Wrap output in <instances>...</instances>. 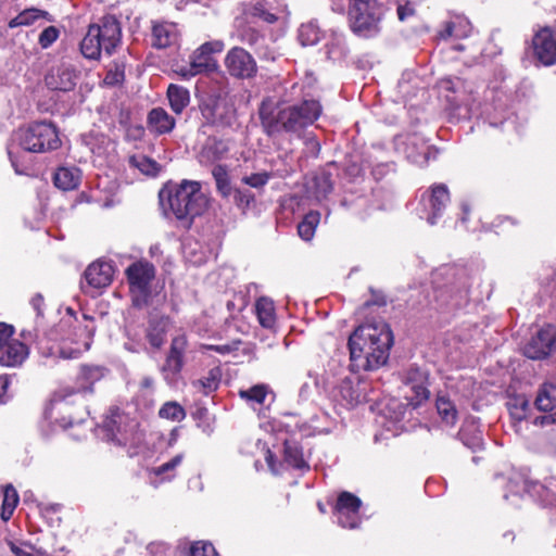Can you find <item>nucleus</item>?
I'll return each instance as SVG.
<instances>
[{
  "mask_svg": "<svg viewBox=\"0 0 556 556\" xmlns=\"http://www.w3.org/2000/svg\"><path fill=\"white\" fill-rule=\"evenodd\" d=\"M321 114V105L316 100H303L299 104H276L264 100L258 115L264 131L269 137L291 134L298 137L312 125Z\"/></svg>",
  "mask_w": 556,
  "mask_h": 556,
  "instance_id": "f257e3e1",
  "label": "nucleus"
},
{
  "mask_svg": "<svg viewBox=\"0 0 556 556\" xmlns=\"http://www.w3.org/2000/svg\"><path fill=\"white\" fill-rule=\"evenodd\" d=\"M159 198L164 214L167 217L173 215L186 226L202 214L207 203L201 184L195 180H184L174 188L162 189Z\"/></svg>",
  "mask_w": 556,
  "mask_h": 556,
  "instance_id": "f03ea898",
  "label": "nucleus"
},
{
  "mask_svg": "<svg viewBox=\"0 0 556 556\" xmlns=\"http://www.w3.org/2000/svg\"><path fill=\"white\" fill-rule=\"evenodd\" d=\"M470 274L467 267L445 264L432 273L434 289V308L441 313L451 312L460 306L469 287Z\"/></svg>",
  "mask_w": 556,
  "mask_h": 556,
  "instance_id": "7ed1b4c3",
  "label": "nucleus"
},
{
  "mask_svg": "<svg viewBox=\"0 0 556 556\" xmlns=\"http://www.w3.org/2000/svg\"><path fill=\"white\" fill-rule=\"evenodd\" d=\"M122 40V27L112 14H106L89 25L80 41V52L89 60H98L102 53L111 55Z\"/></svg>",
  "mask_w": 556,
  "mask_h": 556,
  "instance_id": "20e7f679",
  "label": "nucleus"
},
{
  "mask_svg": "<svg viewBox=\"0 0 556 556\" xmlns=\"http://www.w3.org/2000/svg\"><path fill=\"white\" fill-rule=\"evenodd\" d=\"M20 146L27 152L46 153L56 150L61 139L56 126L51 122H35L16 134Z\"/></svg>",
  "mask_w": 556,
  "mask_h": 556,
  "instance_id": "39448f33",
  "label": "nucleus"
},
{
  "mask_svg": "<svg viewBox=\"0 0 556 556\" xmlns=\"http://www.w3.org/2000/svg\"><path fill=\"white\" fill-rule=\"evenodd\" d=\"M349 18L351 29L363 38H372L380 33L381 13L375 0H351Z\"/></svg>",
  "mask_w": 556,
  "mask_h": 556,
  "instance_id": "423d86ee",
  "label": "nucleus"
},
{
  "mask_svg": "<svg viewBox=\"0 0 556 556\" xmlns=\"http://www.w3.org/2000/svg\"><path fill=\"white\" fill-rule=\"evenodd\" d=\"M131 302L135 307L148 305L151 295V283L155 277V268L149 262L132 263L126 269Z\"/></svg>",
  "mask_w": 556,
  "mask_h": 556,
  "instance_id": "0eeeda50",
  "label": "nucleus"
},
{
  "mask_svg": "<svg viewBox=\"0 0 556 556\" xmlns=\"http://www.w3.org/2000/svg\"><path fill=\"white\" fill-rule=\"evenodd\" d=\"M393 332L383 321L358 326L349 337L348 348H392Z\"/></svg>",
  "mask_w": 556,
  "mask_h": 556,
  "instance_id": "6e6552de",
  "label": "nucleus"
},
{
  "mask_svg": "<svg viewBox=\"0 0 556 556\" xmlns=\"http://www.w3.org/2000/svg\"><path fill=\"white\" fill-rule=\"evenodd\" d=\"M450 190L445 184H433L422 191L417 212L430 225H435L450 204Z\"/></svg>",
  "mask_w": 556,
  "mask_h": 556,
  "instance_id": "1a4fd4ad",
  "label": "nucleus"
},
{
  "mask_svg": "<svg viewBox=\"0 0 556 556\" xmlns=\"http://www.w3.org/2000/svg\"><path fill=\"white\" fill-rule=\"evenodd\" d=\"M394 148L397 153L419 166L427 165L438 155V150L427 144L426 140L416 134L395 137Z\"/></svg>",
  "mask_w": 556,
  "mask_h": 556,
  "instance_id": "9d476101",
  "label": "nucleus"
},
{
  "mask_svg": "<svg viewBox=\"0 0 556 556\" xmlns=\"http://www.w3.org/2000/svg\"><path fill=\"white\" fill-rule=\"evenodd\" d=\"M225 43L222 40H212L204 42L190 56V65L180 70V75L185 78H190L212 71L216 67V62L213 58L214 53H219L224 50Z\"/></svg>",
  "mask_w": 556,
  "mask_h": 556,
  "instance_id": "9b49d317",
  "label": "nucleus"
},
{
  "mask_svg": "<svg viewBox=\"0 0 556 556\" xmlns=\"http://www.w3.org/2000/svg\"><path fill=\"white\" fill-rule=\"evenodd\" d=\"M200 111L206 124L212 126H230L235 119V108L225 97L206 98L201 103Z\"/></svg>",
  "mask_w": 556,
  "mask_h": 556,
  "instance_id": "f8f14e48",
  "label": "nucleus"
},
{
  "mask_svg": "<svg viewBox=\"0 0 556 556\" xmlns=\"http://www.w3.org/2000/svg\"><path fill=\"white\" fill-rule=\"evenodd\" d=\"M402 393L406 401L413 406H420L429 399L430 392L427 388L428 371L410 366L402 377Z\"/></svg>",
  "mask_w": 556,
  "mask_h": 556,
  "instance_id": "ddd939ff",
  "label": "nucleus"
},
{
  "mask_svg": "<svg viewBox=\"0 0 556 556\" xmlns=\"http://www.w3.org/2000/svg\"><path fill=\"white\" fill-rule=\"evenodd\" d=\"M103 428L109 432L112 441L126 445L135 441L138 422L119 409H112L111 415L103 421Z\"/></svg>",
  "mask_w": 556,
  "mask_h": 556,
  "instance_id": "4468645a",
  "label": "nucleus"
},
{
  "mask_svg": "<svg viewBox=\"0 0 556 556\" xmlns=\"http://www.w3.org/2000/svg\"><path fill=\"white\" fill-rule=\"evenodd\" d=\"M231 38L251 47L261 59H275L274 51L267 46L265 36L250 23H245L242 20H236L235 30L231 33Z\"/></svg>",
  "mask_w": 556,
  "mask_h": 556,
  "instance_id": "2eb2a0df",
  "label": "nucleus"
},
{
  "mask_svg": "<svg viewBox=\"0 0 556 556\" xmlns=\"http://www.w3.org/2000/svg\"><path fill=\"white\" fill-rule=\"evenodd\" d=\"M168 337L172 339L169 348H184L187 344L185 333L177 329L169 318L162 317L150 323L148 339L152 348H161L167 342Z\"/></svg>",
  "mask_w": 556,
  "mask_h": 556,
  "instance_id": "dca6fc26",
  "label": "nucleus"
},
{
  "mask_svg": "<svg viewBox=\"0 0 556 556\" xmlns=\"http://www.w3.org/2000/svg\"><path fill=\"white\" fill-rule=\"evenodd\" d=\"M224 64L229 75L238 79H250L257 73L253 55L241 47L231 48L225 56Z\"/></svg>",
  "mask_w": 556,
  "mask_h": 556,
  "instance_id": "f3484780",
  "label": "nucleus"
},
{
  "mask_svg": "<svg viewBox=\"0 0 556 556\" xmlns=\"http://www.w3.org/2000/svg\"><path fill=\"white\" fill-rule=\"evenodd\" d=\"M362 501L350 492H342L338 496L334 507V517L342 528L354 529L361 523L359 508Z\"/></svg>",
  "mask_w": 556,
  "mask_h": 556,
  "instance_id": "a211bd4d",
  "label": "nucleus"
},
{
  "mask_svg": "<svg viewBox=\"0 0 556 556\" xmlns=\"http://www.w3.org/2000/svg\"><path fill=\"white\" fill-rule=\"evenodd\" d=\"M103 376V369L94 366H84L78 378L77 388L65 387L58 390L52 397L53 404L65 402L70 396L76 393H91L92 384Z\"/></svg>",
  "mask_w": 556,
  "mask_h": 556,
  "instance_id": "6ab92c4d",
  "label": "nucleus"
},
{
  "mask_svg": "<svg viewBox=\"0 0 556 556\" xmlns=\"http://www.w3.org/2000/svg\"><path fill=\"white\" fill-rule=\"evenodd\" d=\"M389 350H349L350 368L354 372L370 371L384 366L389 358Z\"/></svg>",
  "mask_w": 556,
  "mask_h": 556,
  "instance_id": "aec40b11",
  "label": "nucleus"
},
{
  "mask_svg": "<svg viewBox=\"0 0 556 556\" xmlns=\"http://www.w3.org/2000/svg\"><path fill=\"white\" fill-rule=\"evenodd\" d=\"M532 48L535 58L543 65L556 63V33L549 27L540 28L533 36Z\"/></svg>",
  "mask_w": 556,
  "mask_h": 556,
  "instance_id": "412c9836",
  "label": "nucleus"
},
{
  "mask_svg": "<svg viewBox=\"0 0 556 556\" xmlns=\"http://www.w3.org/2000/svg\"><path fill=\"white\" fill-rule=\"evenodd\" d=\"M334 396L345 406H356L368 400L366 383L346 377L338 384Z\"/></svg>",
  "mask_w": 556,
  "mask_h": 556,
  "instance_id": "4be33fe9",
  "label": "nucleus"
},
{
  "mask_svg": "<svg viewBox=\"0 0 556 556\" xmlns=\"http://www.w3.org/2000/svg\"><path fill=\"white\" fill-rule=\"evenodd\" d=\"M77 71L70 64L53 67L45 77L46 86L51 90L67 92L75 88Z\"/></svg>",
  "mask_w": 556,
  "mask_h": 556,
  "instance_id": "5701e85b",
  "label": "nucleus"
},
{
  "mask_svg": "<svg viewBox=\"0 0 556 556\" xmlns=\"http://www.w3.org/2000/svg\"><path fill=\"white\" fill-rule=\"evenodd\" d=\"M114 267L111 262L99 260L90 264L84 273L85 281L89 288L100 290L111 285Z\"/></svg>",
  "mask_w": 556,
  "mask_h": 556,
  "instance_id": "b1692460",
  "label": "nucleus"
},
{
  "mask_svg": "<svg viewBox=\"0 0 556 556\" xmlns=\"http://www.w3.org/2000/svg\"><path fill=\"white\" fill-rule=\"evenodd\" d=\"M294 427H296L303 435L307 437L326 434L333 430L336 421L327 412L318 409L312 417L303 421L296 420Z\"/></svg>",
  "mask_w": 556,
  "mask_h": 556,
  "instance_id": "393cba45",
  "label": "nucleus"
},
{
  "mask_svg": "<svg viewBox=\"0 0 556 556\" xmlns=\"http://www.w3.org/2000/svg\"><path fill=\"white\" fill-rule=\"evenodd\" d=\"M228 153V141L216 137H208L199 153V161L203 165H214L225 160Z\"/></svg>",
  "mask_w": 556,
  "mask_h": 556,
  "instance_id": "a878e982",
  "label": "nucleus"
},
{
  "mask_svg": "<svg viewBox=\"0 0 556 556\" xmlns=\"http://www.w3.org/2000/svg\"><path fill=\"white\" fill-rule=\"evenodd\" d=\"M523 491L531 497L545 504H552L556 501V477L546 479L544 483L532 480L523 481Z\"/></svg>",
  "mask_w": 556,
  "mask_h": 556,
  "instance_id": "bb28decb",
  "label": "nucleus"
},
{
  "mask_svg": "<svg viewBox=\"0 0 556 556\" xmlns=\"http://www.w3.org/2000/svg\"><path fill=\"white\" fill-rule=\"evenodd\" d=\"M437 86L451 106L456 108L464 102L465 83L460 78L444 77L438 81Z\"/></svg>",
  "mask_w": 556,
  "mask_h": 556,
  "instance_id": "cd10ccee",
  "label": "nucleus"
},
{
  "mask_svg": "<svg viewBox=\"0 0 556 556\" xmlns=\"http://www.w3.org/2000/svg\"><path fill=\"white\" fill-rule=\"evenodd\" d=\"M184 458V453H179L162 465L152 468L149 472L150 482L157 485L159 483L173 480Z\"/></svg>",
  "mask_w": 556,
  "mask_h": 556,
  "instance_id": "c85d7f7f",
  "label": "nucleus"
},
{
  "mask_svg": "<svg viewBox=\"0 0 556 556\" xmlns=\"http://www.w3.org/2000/svg\"><path fill=\"white\" fill-rule=\"evenodd\" d=\"M178 30L173 23H154L152 27V46L157 49L167 48L176 43Z\"/></svg>",
  "mask_w": 556,
  "mask_h": 556,
  "instance_id": "c756f323",
  "label": "nucleus"
},
{
  "mask_svg": "<svg viewBox=\"0 0 556 556\" xmlns=\"http://www.w3.org/2000/svg\"><path fill=\"white\" fill-rule=\"evenodd\" d=\"M148 125L151 131L164 135L175 128L176 121L163 108H154L148 114Z\"/></svg>",
  "mask_w": 556,
  "mask_h": 556,
  "instance_id": "7c9ffc66",
  "label": "nucleus"
},
{
  "mask_svg": "<svg viewBox=\"0 0 556 556\" xmlns=\"http://www.w3.org/2000/svg\"><path fill=\"white\" fill-rule=\"evenodd\" d=\"M254 311L260 325L274 331L277 319L274 301L267 296H261L255 301Z\"/></svg>",
  "mask_w": 556,
  "mask_h": 556,
  "instance_id": "2f4dec72",
  "label": "nucleus"
},
{
  "mask_svg": "<svg viewBox=\"0 0 556 556\" xmlns=\"http://www.w3.org/2000/svg\"><path fill=\"white\" fill-rule=\"evenodd\" d=\"M418 406H413L409 401H406V403L401 402L397 399H391L386 404L383 408V415L386 418L390 419L394 426L405 420L407 415H412L413 409L417 408ZM403 426L395 427V430L402 429Z\"/></svg>",
  "mask_w": 556,
  "mask_h": 556,
  "instance_id": "473e14b6",
  "label": "nucleus"
},
{
  "mask_svg": "<svg viewBox=\"0 0 556 556\" xmlns=\"http://www.w3.org/2000/svg\"><path fill=\"white\" fill-rule=\"evenodd\" d=\"M184 366L182 350H169L165 356V362L161 366V370L168 383L177 381L178 376Z\"/></svg>",
  "mask_w": 556,
  "mask_h": 556,
  "instance_id": "72a5a7b5",
  "label": "nucleus"
},
{
  "mask_svg": "<svg viewBox=\"0 0 556 556\" xmlns=\"http://www.w3.org/2000/svg\"><path fill=\"white\" fill-rule=\"evenodd\" d=\"M283 460L288 466L298 470H305L309 467L303 457L301 446L294 440H283Z\"/></svg>",
  "mask_w": 556,
  "mask_h": 556,
  "instance_id": "f704fd0d",
  "label": "nucleus"
},
{
  "mask_svg": "<svg viewBox=\"0 0 556 556\" xmlns=\"http://www.w3.org/2000/svg\"><path fill=\"white\" fill-rule=\"evenodd\" d=\"M81 173L76 167H60L54 174V185L64 191L78 187Z\"/></svg>",
  "mask_w": 556,
  "mask_h": 556,
  "instance_id": "c9c22d12",
  "label": "nucleus"
},
{
  "mask_svg": "<svg viewBox=\"0 0 556 556\" xmlns=\"http://www.w3.org/2000/svg\"><path fill=\"white\" fill-rule=\"evenodd\" d=\"M167 99L173 112L181 114L190 103V92L182 86L172 84L167 88Z\"/></svg>",
  "mask_w": 556,
  "mask_h": 556,
  "instance_id": "e433bc0d",
  "label": "nucleus"
},
{
  "mask_svg": "<svg viewBox=\"0 0 556 556\" xmlns=\"http://www.w3.org/2000/svg\"><path fill=\"white\" fill-rule=\"evenodd\" d=\"M38 362L46 367H53L60 359H72L79 356L80 350H37Z\"/></svg>",
  "mask_w": 556,
  "mask_h": 556,
  "instance_id": "4c0bfd02",
  "label": "nucleus"
},
{
  "mask_svg": "<svg viewBox=\"0 0 556 556\" xmlns=\"http://www.w3.org/2000/svg\"><path fill=\"white\" fill-rule=\"evenodd\" d=\"M556 345V326L547 324L532 336L529 348H554Z\"/></svg>",
  "mask_w": 556,
  "mask_h": 556,
  "instance_id": "58836bf2",
  "label": "nucleus"
},
{
  "mask_svg": "<svg viewBox=\"0 0 556 556\" xmlns=\"http://www.w3.org/2000/svg\"><path fill=\"white\" fill-rule=\"evenodd\" d=\"M470 29V23L467 18L456 16L446 23L445 28L441 31L440 36L443 39L450 37L463 38L469 35Z\"/></svg>",
  "mask_w": 556,
  "mask_h": 556,
  "instance_id": "ea45409f",
  "label": "nucleus"
},
{
  "mask_svg": "<svg viewBox=\"0 0 556 556\" xmlns=\"http://www.w3.org/2000/svg\"><path fill=\"white\" fill-rule=\"evenodd\" d=\"M535 406L542 412H551L556 408V384L545 383L541 387L535 399Z\"/></svg>",
  "mask_w": 556,
  "mask_h": 556,
  "instance_id": "a19ab883",
  "label": "nucleus"
},
{
  "mask_svg": "<svg viewBox=\"0 0 556 556\" xmlns=\"http://www.w3.org/2000/svg\"><path fill=\"white\" fill-rule=\"evenodd\" d=\"M327 58L333 61L342 60L346 56L349 49L343 35L333 33L325 46Z\"/></svg>",
  "mask_w": 556,
  "mask_h": 556,
  "instance_id": "79ce46f5",
  "label": "nucleus"
},
{
  "mask_svg": "<svg viewBox=\"0 0 556 556\" xmlns=\"http://www.w3.org/2000/svg\"><path fill=\"white\" fill-rule=\"evenodd\" d=\"M323 36V33L316 22L309 21L303 23L299 28L298 38L303 47L316 45Z\"/></svg>",
  "mask_w": 556,
  "mask_h": 556,
  "instance_id": "37998d69",
  "label": "nucleus"
},
{
  "mask_svg": "<svg viewBox=\"0 0 556 556\" xmlns=\"http://www.w3.org/2000/svg\"><path fill=\"white\" fill-rule=\"evenodd\" d=\"M320 222V213L308 212L298 225V233L304 241H311L315 235L317 225Z\"/></svg>",
  "mask_w": 556,
  "mask_h": 556,
  "instance_id": "c03bdc74",
  "label": "nucleus"
},
{
  "mask_svg": "<svg viewBox=\"0 0 556 556\" xmlns=\"http://www.w3.org/2000/svg\"><path fill=\"white\" fill-rule=\"evenodd\" d=\"M212 175L214 177L218 192L224 198L229 197L232 192V188L230 184L228 167L226 165L216 164L212 169Z\"/></svg>",
  "mask_w": 556,
  "mask_h": 556,
  "instance_id": "a18cd8bd",
  "label": "nucleus"
},
{
  "mask_svg": "<svg viewBox=\"0 0 556 556\" xmlns=\"http://www.w3.org/2000/svg\"><path fill=\"white\" fill-rule=\"evenodd\" d=\"M129 164L147 176L155 177L161 170V165L156 161L142 154L131 156Z\"/></svg>",
  "mask_w": 556,
  "mask_h": 556,
  "instance_id": "49530a36",
  "label": "nucleus"
},
{
  "mask_svg": "<svg viewBox=\"0 0 556 556\" xmlns=\"http://www.w3.org/2000/svg\"><path fill=\"white\" fill-rule=\"evenodd\" d=\"M48 13L46 11H41L35 8L26 9L17 14L15 17L10 20L9 27L15 28L20 26H29L34 24L40 17H46Z\"/></svg>",
  "mask_w": 556,
  "mask_h": 556,
  "instance_id": "de8ad7c7",
  "label": "nucleus"
},
{
  "mask_svg": "<svg viewBox=\"0 0 556 556\" xmlns=\"http://www.w3.org/2000/svg\"><path fill=\"white\" fill-rule=\"evenodd\" d=\"M39 323L35 319V325L24 326L18 334V339L15 340L17 348H28V345L36 344L38 342L40 331Z\"/></svg>",
  "mask_w": 556,
  "mask_h": 556,
  "instance_id": "09e8293b",
  "label": "nucleus"
},
{
  "mask_svg": "<svg viewBox=\"0 0 556 556\" xmlns=\"http://www.w3.org/2000/svg\"><path fill=\"white\" fill-rule=\"evenodd\" d=\"M29 350H0V366L15 367L28 357Z\"/></svg>",
  "mask_w": 556,
  "mask_h": 556,
  "instance_id": "8fccbe9b",
  "label": "nucleus"
},
{
  "mask_svg": "<svg viewBox=\"0 0 556 556\" xmlns=\"http://www.w3.org/2000/svg\"><path fill=\"white\" fill-rule=\"evenodd\" d=\"M159 416L172 421H181L186 418V410L179 403L169 401L162 405Z\"/></svg>",
  "mask_w": 556,
  "mask_h": 556,
  "instance_id": "3c124183",
  "label": "nucleus"
},
{
  "mask_svg": "<svg viewBox=\"0 0 556 556\" xmlns=\"http://www.w3.org/2000/svg\"><path fill=\"white\" fill-rule=\"evenodd\" d=\"M435 405L442 420L446 425L453 426L457 419V412L453 403L444 396H439Z\"/></svg>",
  "mask_w": 556,
  "mask_h": 556,
  "instance_id": "603ef678",
  "label": "nucleus"
},
{
  "mask_svg": "<svg viewBox=\"0 0 556 556\" xmlns=\"http://www.w3.org/2000/svg\"><path fill=\"white\" fill-rule=\"evenodd\" d=\"M471 213H472V204L468 200H464L460 203V215L458 218V223L464 226V228L471 232H477L482 230L483 225L480 224H471Z\"/></svg>",
  "mask_w": 556,
  "mask_h": 556,
  "instance_id": "864d4df0",
  "label": "nucleus"
},
{
  "mask_svg": "<svg viewBox=\"0 0 556 556\" xmlns=\"http://www.w3.org/2000/svg\"><path fill=\"white\" fill-rule=\"evenodd\" d=\"M267 393V387L264 384H256L250 389L239 391L241 399L245 400L247 402H253L257 404L264 403Z\"/></svg>",
  "mask_w": 556,
  "mask_h": 556,
  "instance_id": "5fc2aeb1",
  "label": "nucleus"
},
{
  "mask_svg": "<svg viewBox=\"0 0 556 556\" xmlns=\"http://www.w3.org/2000/svg\"><path fill=\"white\" fill-rule=\"evenodd\" d=\"M271 177V173L263 170L258 173L247 174L241 178V181L251 188L262 189L268 184Z\"/></svg>",
  "mask_w": 556,
  "mask_h": 556,
  "instance_id": "6e6d98bb",
  "label": "nucleus"
},
{
  "mask_svg": "<svg viewBox=\"0 0 556 556\" xmlns=\"http://www.w3.org/2000/svg\"><path fill=\"white\" fill-rule=\"evenodd\" d=\"M125 77V64L124 62L114 61L104 77V83L106 85H117L124 80Z\"/></svg>",
  "mask_w": 556,
  "mask_h": 556,
  "instance_id": "4d7b16f0",
  "label": "nucleus"
},
{
  "mask_svg": "<svg viewBox=\"0 0 556 556\" xmlns=\"http://www.w3.org/2000/svg\"><path fill=\"white\" fill-rule=\"evenodd\" d=\"M471 425H467L462 428L460 430V437L464 443L472 448L473 451L480 450L483 447V437L482 432L478 431L477 433H473L472 437H470L471 433Z\"/></svg>",
  "mask_w": 556,
  "mask_h": 556,
  "instance_id": "13d9d810",
  "label": "nucleus"
},
{
  "mask_svg": "<svg viewBox=\"0 0 556 556\" xmlns=\"http://www.w3.org/2000/svg\"><path fill=\"white\" fill-rule=\"evenodd\" d=\"M217 386L218 378L213 370L210 371L207 377H204L193 382V387L201 391L203 394H208L210 392L216 390Z\"/></svg>",
  "mask_w": 556,
  "mask_h": 556,
  "instance_id": "bf43d9fd",
  "label": "nucleus"
},
{
  "mask_svg": "<svg viewBox=\"0 0 556 556\" xmlns=\"http://www.w3.org/2000/svg\"><path fill=\"white\" fill-rule=\"evenodd\" d=\"M251 16L260 18L267 24H274L279 20L277 13L266 9L262 3L254 4L251 11Z\"/></svg>",
  "mask_w": 556,
  "mask_h": 556,
  "instance_id": "052dcab7",
  "label": "nucleus"
},
{
  "mask_svg": "<svg viewBox=\"0 0 556 556\" xmlns=\"http://www.w3.org/2000/svg\"><path fill=\"white\" fill-rule=\"evenodd\" d=\"M186 556H218L215 547L211 543H194Z\"/></svg>",
  "mask_w": 556,
  "mask_h": 556,
  "instance_id": "680f3d73",
  "label": "nucleus"
},
{
  "mask_svg": "<svg viewBox=\"0 0 556 556\" xmlns=\"http://www.w3.org/2000/svg\"><path fill=\"white\" fill-rule=\"evenodd\" d=\"M15 327L13 325L0 321V348H14L11 343L15 342L13 336Z\"/></svg>",
  "mask_w": 556,
  "mask_h": 556,
  "instance_id": "e2e57ef3",
  "label": "nucleus"
},
{
  "mask_svg": "<svg viewBox=\"0 0 556 556\" xmlns=\"http://www.w3.org/2000/svg\"><path fill=\"white\" fill-rule=\"evenodd\" d=\"M60 31L54 26L46 27L39 35L38 42L42 49L49 48L59 38Z\"/></svg>",
  "mask_w": 556,
  "mask_h": 556,
  "instance_id": "0e129e2a",
  "label": "nucleus"
},
{
  "mask_svg": "<svg viewBox=\"0 0 556 556\" xmlns=\"http://www.w3.org/2000/svg\"><path fill=\"white\" fill-rule=\"evenodd\" d=\"M397 18L401 22H406L416 14V5L414 2L405 0L399 1L396 8Z\"/></svg>",
  "mask_w": 556,
  "mask_h": 556,
  "instance_id": "69168bd1",
  "label": "nucleus"
},
{
  "mask_svg": "<svg viewBox=\"0 0 556 556\" xmlns=\"http://www.w3.org/2000/svg\"><path fill=\"white\" fill-rule=\"evenodd\" d=\"M10 548L15 556H46L45 552L37 549L29 544H11Z\"/></svg>",
  "mask_w": 556,
  "mask_h": 556,
  "instance_id": "338daca9",
  "label": "nucleus"
},
{
  "mask_svg": "<svg viewBox=\"0 0 556 556\" xmlns=\"http://www.w3.org/2000/svg\"><path fill=\"white\" fill-rule=\"evenodd\" d=\"M18 503V495L15 489L11 485L7 486L3 494V506H8L9 508H15Z\"/></svg>",
  "mask_w": 556,
  "mask_h": 556,
  "instance_id": "774afa93",
  "label": "nucleus"
}]
</instances>
